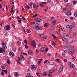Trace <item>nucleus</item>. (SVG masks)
<instances>
[{
  "label": "nucleus",
  "mask_w": 77,
  "mask_h": 77,
  "mask_svg": "<svg viewBox=\"0 0 77 77\" xmlns=\"http://www.w3.org/2000/svg\"><path fill=\"white\" fill-rule=\"evenodd\" d=\"M64 61L65 62H67V59H64Z\"/></svg>",
  "instance_id": "603ef678"
},
{
  "label": "nucleus",
  "mask_w": 77,
  "mask_h": 77,
  "mask_svg": "<svg viewBox=\"0 0 77 77\" xmlns=\"http://www.w3.org/2000/svg\"><path fill=\"white\" fill-rule=\"evenodd\" d=\"M47 56H51V54L50 53H48Z\"/></svg>",
  "instance_id": "79ce46f5"
},
{
  "label": "nucleus",
  "mask_w": 77,
  "mask_h": 77,
  "mask_svg": "<svg viewBox=\"0 0 77 77\" xmlns=\"http://www.w3.org/2000/svg\"><path fill=\"white\" fill-rule=\"evenodd\" d=\"M47 38V36H44L42 38V40H43V41H45V39Z\"/></svg>",
  "instance_id": "ddd939ff"
},
{
  "label": "nucleus",
  "mask_w": 77,
  "mask_h": 77,
  "mask_svg": "<svg viewBox=\"0 0 77 77\" xmlns=\"http://www.w3.org/2000/svg\"><path fill=\"white\" fill-rule=\"evenodd\" d=\"M38 30H42V28H41V27H40L39 28H38Z\"/></svg>",
  "instance_id": "864d4df0"
},
{
  "label": "nucleus",
  "mask_w": 77,
  "mask_h": 77,
  "mask_svg": "<svg viewBox=\"0 0 77 77\" xmlns=\"http://www.w3.org/2000/svg\"><path fill=\"white\" fill-rule=\"evenodd\" d=\"M2 71H3L4 72H5V74H7V70H2Z\"/></svg>",
  "instance_id": "e433bc0d"
},
{
  "label": "nucleus",
  "mask_w": 77,
  "mask_h": 77,
  "mask_svg": "<svg viewBox=\"0 0 77 77\" xmlns=\"http://www.w3.org/2000/svg\"><path fill=\"white\" fill-rule=\"evenodd\" d=\"M52 24L53 25H55L56 24V21L55 20L53 21L52 23Z\"/></svg>",
  "instance_id": "412c9836"
},
{
  "label": "nucleus",
  "mask_w": 77,
  "mask_h": 77,
  "mask_svg": "<svg viewBox=\"0 0 77 77\" xmlns=\"http://www.w3.org/2000/svg\"><path fill=\"white\" fill-rule=\"evenodd\" d=\"M29 6H30V8H32V5H33V3L31 2L29 4Z\"/></svg>",
  "instance_id": "7c9ffc66"
},
{
  "label": "nucleus",
  "mask_w": 77,
  "mask_h": 77,
  "mask_svg": "<svg viewBox=\"0 0 77 77\" xmlns=\"http://www.w3.org/2000/svg\"><path fill=\"white\" fill-rule=\"evenodd\" d=\"M45 26H48V25H49V23H45Z\"/></svg>",
  "instance_id": "09e8293b"
},
{
  "label": "nucleus",
  "mask_w": 77,
  "mask_h": 77,
  "mask_svg": "<svg viewBox=\"0 0 77 77\" xmlns=\"http://www.w3.org/2000/svg\"><path fill=\"white\" fill-rule=\"evenodd\" d=\"M66 27L67 29H70L69 30L71 33H72V32H74V30H73V29H72L74 28V26L69 25H66Z\"/></svg>",
  "instance_id": "f257e3e1"
},
{
  "label": "nucleus",
  "mask_w": 77,
  "mask_h": 77,
  "mask_svg": "<svg viewBox=\"0 0 77 77\" xmlns=\"http://www.w3.org/2000/svg\"><path fill=\"white\" fill-rule=\"evenodd\" d=\"M28 77H33V76H32V75H29L28 76Z\"/></svg>",
  "instance_id": "774afa93"
},
{
  "label": "nucleus",
  "mask_w": 77,
  "mask_h": 77,
  "mask_svg": "<svg viewBox=\"0 0 77 77\" xmlns=\"http://www.w3.org/2000/svg\"><path fill=\"white\" fill-rule=\"evenodd\" d=\"M32 45L33 47H36V42H35V40L32 41Z\"/></svg>",
  "instance_id": "20e7f679"
},
{
  "label": "nucleus",
  "mask_w": 77,
  "mask_h": 77,
  "mask_svg": "<svg viewBox=\"0 0 77 77\" xmlns=\"http://www.w3.org/2000/svg\"><path fill=\"white\" fill-rule=\"evenodd\" d=\"M36 4H34L33 5V7L34 9H36Z\"/></svg>",
  "instance_id": "2f4dec72"
},
{
  "label": "nucleus",
  "mask_w": 77,
  "mask_h": 77,
  "mask_svg": "<svg viewBox=\"0 0 77 77\" xmlns=\"http://www.w3.org/2000/svg\"><path fill=\"white\" fill-rule=\"evenodd\" d=\"M1 68H2V69H5V67L4 66H1Z\"/></svg>",
  "instance_id": "ea45409f"
},
{
  "label": "nucleus",
  "mask_w": 77,
  "mask_h": 77,
  "mask_svg": "<svg viewBox=\"0 0 77 77\" xmlns=\"http://www.w3.org/2000/svg\"><path fill=\"white\" fill-rule=\"evenodd\" d=\"M56 60L57 61V62H59V61H60V59H56Z\"/></svg>",
  "instance_id": "052dcab7"
},
{
  "label": "nucleus",
  "mask_w": 77,
  "mask_h": 77,
  "mask_svg": "<svg viewBox=\"0 0 77 77\" xmlns=\"http://www.w3.org/2000/svg\"><path fill=\"white\" fill-rule=\"evenodd\" d=\"M31 68L34 71H35V70L36 69V66L34 65H32L31 66Z\"/></svg>",
  "instance_id": "7ed1b4c3"
},
{
  "label": "nucleus",
  "mask_w": 77,
  "mask_h": 77,
  "mask_svg": "<svg viewBox=\"0 0 77 77\" xmlns=\"http://www.w3.org/2000/svg\"><path fill=\"white\" fill-rule=\"evenodd\" d=\"M64 51L65 53H69V51H68V50H66V49L64 50Z\"/></svg>",
  "instance_id": "c85d7f7f"
},
{
  "label": "nucleus",
  "mask_w": 77,
  "mask_h": 77,
  "mask_svg": "<svg viewBox=\"0 0 77 77\" xmlns=\"http://www.w3.org/2000/svg\"><path fill=\"white\" fill-rule=\"evenodd\" d=\"M36 75L38 77H41L42 75H41V73L38 72L36 73Z\"/></svg>",
  "instance_id": "f3484780"
},
{
  "label": "nucleus",
  "mask_w": 77,
  "mask_h": 77,
  "mask_svg": "<svg viewBox=\"0 0 77 77\" xmlns=\"http://www.w3.org/2000/svg\"><path fill=\"white\" fill-rule=\"evenodd\" d=\"M64 48H75L74 46H70V45H66L64 46Z\"/></svg>",
  "instance_id": "f03ea898"
},
{
  "label": "nucleus",
  "mask_w": 77,
  "mask_h": 77,
  "mask_svg": "<svg viewBox=\"0 0 77 77\" xmlns=\"http://www.w3.org/2000/svg\"><path fill=\"white\" fill-rule=\"evenodd\" d=\"M49 72L50 73V74L52 75L53 72H52V71H51V70H50L49 71Z\"/></svg>",
  "instance_id": "c03bdc74"
},
{
  "label": "nucleus",
  "mask_w": 77,
  "mask_h": 77,
  "mask_svg": "<svg viewBox=\"0 0 77 77\" xmlns=\"http://www.w3.org/2000/svg\"><path fill=\"white\" fill-rule=\"evenodd\" d=\"M63 66H61V68L59 70V72H62L63 71Z\"/></svg>",
  "instance_id": "39448f33"
},
{
  "label": "nucleus",
  "mask_w": 77,
  "mask_h": 77,
  "mask_svg": "<svg viewBox=\"0 0 77 77\" xmlns=\"http://www.w3.org/2000/svg\"><path fill=\"white\" fill-rule=\"evenodd\" d=\"M49 49L48 48H46L45 50V51H46V52H47V51H48V50Z\"/></svg>",
  "instance_id": "4d7b16f0"
},
{
  "label": "nucleus",
  "mask_w": 77,
  "mask_h": 77,
  "mask_svg": "<svg viewBox=\"0 0 77 77\" xmlns=\"http://www.w3.org/2000/svg\"><path fill=\"white\" fill-rule=\"evenodd\" d=\"M55 3H56V4H59V1L56 0H55Z\"/></svg>",
  "instance_id": "58836bf2"
},
{
  "label": "nucleus",
  "mask_w": 77,
  "mask_h": 77,
  "mask_svg": "<svg viewBox=\"0 0 77 77\" xmlns=\"http://www.w3.org/2000/svg\"><path fill=\"white\" fill-rule=\"evenodd\" d=\"M22 18L24 20H26V18H25L24 17H22Z\"/></svg>",
  "instance_id": "69168bd1"
},
{
  "label": "nucleus",
  "mask_w": 77,
  "mask_h": 77,
  "mask_svg": "<svg viewBox=\"0 0 77 77\" xmlns=\"http://www.w3.org/2000/svg\"><path fill=\"white\" fill-rule=\"evenodd\" d=\"M42 20L41 19H38L36 18V21H38V22H40V21H41Z\"/></svg>",
  "instance_id": "aec40b11"
},
{
  "label": "nucleus",
  "mask_w": 77,
  "mask_h": 77,
  "mask_svg": "<svg viewBox=\"0 0 77 77\" xmlns=\"http://www.w3.org/2000/svg\"><path fill=\"white\" fill-rule=\"evenodd\" d=\"M27 40H26V39H25L24 40V43H25V44H27Z\"/></svg>",
  "instance_id": "49530a36"
},
{
  "label": "nucleus",
  "mask_w": 77,
  "mask_h": 77,
  "mask_svg": "<svg viewBox=\"0 0 77 77\" xmlns=\"http://www.w3.org/2000/svg\"><path fill=\"white\" fill-rule=\"evenodd\" d=\"M73 41H69L68 42V43L69 44H72L73 43Z\"/></svg>",
  "instance_id": "cd10ccee"
},
{
  "label": "nucleus",
  "mask_w": 77,
  "mask_h": 77,
  "mask_svg": "<svg viewBox=\"0 0 77 77\" xmlns=\"http://www.w3.org/2000/svg\"><path fill=\"white\" fill-rule=\"evenodd\" d=\"M74 16L75 17H77V13L75 12L74 14Z\"/></svg>",
  "instance_id": "f704fd0d"
},
{
  "label": "nucleus",
  "mask_w": 77,
  "mask_h": 77,
  "mask_svg": "<svg viewBox=\"0 0 77 77\" xmlns=\"http://www.w3.org/2000/svg\"><path fill=\"white\" fill-rule=\"evenodd\" d=\"M74 51H75V50L72 51H71L69 53L70 54L72 55H72L74 54Z\"/></svg>",
  "instance_id": "a211bd4d"
},
{
  "label": "nucleus",
  "mask_w": 77,
  "mask_h": 77,
  "mask_svg": "<svg viewBox=\"0 0 77 77\" xmlns=\"http://www.w3.org/2000/svg\"><path fill=\"white\" fill-rule=\"evenodd\" d=\"M61 56L65 57V54L63 53H62V54L61 55Z\"/></svg>",
  "instance_id": "4c0bfd02"
},
{
  "label": "nucleus",
  "mask_w": 77,
  "mask_h": 77,
  "mask_svg": "<svg viewBox=\"0 0 77 77\" xmlns=\"http://www.w3.org/2000/svg\"><path fill=\"white\" fill-rule=\"evenodd\" d=\"M71 63L70 62H69L68 63V65H69V66H70V65H71Z\"/></svg>",
  "instance_id": "e2e57ef3"
},
{
  "label": "nucleus",
  "mask_w": 77,
  "mask_h": 77,
  "mask_svg": "<svg viewBox=\"0 0 77 77\" xmlns=\"http://www.w3.org/2000/svg\"><path fill=\"white\" fill-rule=\"evenodd\" d=\"M26 8L28 9H30V7L29 6H26Z\"/></svg>",
  "instance_id": "0e129e2a"
},
{
  "label": "nucleus",
  "mask_w": 77,
  "mask_h": 77,
  "mask_svg": "<svg viewBox=\"0 0 77 77\" xmlns=\"http://www.w3.org/2000/svg\"><path fill=\"white\" fill-rule=\"evenodd\" d=\"M21 59H24V56L23 55H22L20 56Z\"/></svg>",
  "instance_id": "c756f323"
},
{
  "label": "nucleus",
  "mask_w": 77,
  "mask_h": 77,
  "mask_svg": "<svg viewBox=\"0 0 77 77\" xmlns=\"http://www.w3.org/2000/svg\"><path fill=\"white\" fill-rule=\"evenodd\" d=\"M71 14V11H68L66 13V15H67L68 16H69V15H70Z\"/></svg>",
  "instance_id": "4468645a"
},
{
  "label": "nucleus",
  "mask_w": 77,
  "mask_h": 77,
  "mask_svg": "<svg viewBox=\"0 0 77 77\" xmlns=\"http://www.w3.org/2000/svg\"><path fill=\"white\" fill-rule=\"evenodd\" d=\"M2 47L3 48H6V45H5V43H2Z\"/></svg>",
  "instance_id": "2eb2a0df"
},
{
  "label": "nucleus",
  "mask_w": 77,
  "mask_h": 77,
  "mask_svg": "<svg viewBox=\"0 0 77 77\" xmlns=\"http://www.w3.org/2000/svg\"><path fill=\"white\" fill-rule=\"evenodd\" d=\"M25 48H28V46H27V45H25Z\"/></svg>",
  "instance_id": "8fccbe9b"
},
{
  "label": "nucleus",
  "mask_w": 77,
  "mask_h": 77,
  "mask_svg": "<svg viewBox=\"0 0 77 77\" xmlns=\"http://www.w3.org/2000/svg\"><path fill=\"white\" fill-rule=\"evenodd\" d=\"M1 75H5V73H4V72H1Z\"/></svg>",
  "instance_id": "473e14b6"
},
{
  "label": "nucleus",
  "mask_w": 77,
  "mask_h": 77,
  "mask_svg": "<svg viewBox=\"0 0 77 77\" xmlns=\"http://www.w3.org/2000/svg\"><path fill=\"white\" fill-rule=\"evenodd\" d=\"M63 35L64 37H66L67 36V34L66 33H63Z\"/></svg>",
  "instance_id": "393cba45"
},
{
  "label": "nucleus",
  "mask_w": 77,
  "mask_h": 77,
  "mask_svg": "<svg viewBox=\"0 0 77 77\" xmlns=\"http://www.w3.org/2000/svg\"><path fill=\"white\" fill-rule=\"evenodd\" d=\"M74 66H75L73 64H71L70 65V67L71 68H73L74 67Z\"/></svg>",
  "instance_id": "6ab92c4d"
},
{
  "label": "nucleus",
  "mask_w": 77,
  "mask_h": 77,
  "mask_svg": "<svg viewBox=\"0 0 77 77\" xmlns=\"http://www.w3.org/2000/svg\"><path fill=\"white\" fill-rule=\"evenodd\" d=\"M12 50L13 51H16V48H12Z\"/></svg>",
  "instance_id": "338daca9"
},
{
  "label": "nucleus",
  "mask_w": 77,
  "mask_h": 77,
  "mask_svg": "<svg viewBox=\"0 0 77 77\" xmlns=\"http://www.w3.org/2000/svg\"><path fill=\"white\" fill-rule=\"evenodd\" d=\"M52 36L53 38H56V36H55V35L54 34H52Z\"/></svg>",
  "instance_id": "a19ab883"
},
{
  "label": "nucleus",
  "mask_w": 77,
  "mask_h": 77,
  "mask_svg": "<svg viewBox=\"0 0 77 77\" xmlns=\"http://www.w3.org/2000/svg\"><path fill=\"white\" fill-rule=\"evenodd\" d=\"M43 75H47V73L46 72H44L43 73Z\"/></svg>",
  "instance_id": "bf43d9fd"
},
{
  "label": "nucleus",
  "mask_w": 77,
  "mask_h": 77,
  "mask_svg": "<svg viewBox=\"0 0 77 77\" xmlns=\"http://www.w3.org/2000/svg\"><path fill=\"white\" fill-rule=\"evenodd\" d=\"M11 29L10 25H8L6 27V29L7 30H9Z\"/></svg>",
  "instance_id": "6e6552de"
},
{
  "label": "nucleus",
  "mask_w": 77,
  "mask_h": 77,
  "mask_svg": "<svg viewBox=\"0 0 77 77\" xmlns=\"http://www.w3.org/2000/svg\"><path fill=\"white\" fill-rule=\"evenodd\" d=\"M7 62L8 64H10L11 63V61L9 60H8Z\"/></svg>",
  "instance_id": "c9c22d12"
},
{
  "label": "nucleus",
  "mask_w": 77,
  "mask_h": 77,
  "mask_svg": "<svg viewBox=\"0 0 77 77\" xmlns=\"http://www.w3.org/2000/svg\"><path fill=\"white\" fill-rule=\"evenodd\" d=\"M69 7H70V5L69 4H68L66 6V7L67 8H69Z\"/></svg>",
  "instance_id": "6e6d98bb"
},
{
  "label": "nucleus",
  "mask_w": 77,
  "mask_h": 77,
  "mask_svg": "<svg viewBox=\"0 0 77 77\" xmlns=\"http://www.w3.org/2000/svg\"><path fill=\"white\" fill-rule=\"evenodd\" d=\"M26 31L28 33H30V31L28 29H26Z\"/></svg>",
  "instance_id": "a878e982"
},
{
  "label": "nucleus",
  "mask_w": 77,
  "mask_h": 77,
  "mask_svg": "<svg viewBox=\"0 0 77 77\" xmlns=\"http://www.w3.org/2000/svg\"><path fill=\"white\" fill-rule=\"evenodd\" d=\"M49 65H53L54 64V62H51L49 63Z\"/></svg>",
  "instance_id": "b1692460"
},
{
  "label": "nucleus",
  "mask_w": 77,
  "mask_h": 77,
  "mask_svg": "<svg viewBox=\"0 0 77 77\" xmlns=\"http://www.w3.org/2000/svg\"><path fill=\"white\" fill-rule=\"evenodd\" d=\"M51 20H54V17H53V16L52 17H51Z\"/></svg>",
  "instance_id": "5fc2aeb1"
},
{
  "label": "nucleus",
  "mask_w": 77,
  "mask_h": 77,
  "mask_svg": "<svg viewBox=\"0 0 77 77\" xmlns=\"http://www.w3.org/2000/svg\"><path fill=\"white\" fill-rule=\"evenodd\" d=\"M28 53L30 55H32V54H33V52L31 50H30L28 51Z\"/></svg>",
  "instance_id": "dca6fc26"
},
{
  "label": "nucleus",
  "mask_w": 77,
  "mask_h": 77,
  "mask_svg": "<svg viewBox=\"0 0 77 77\" xmlns=\"http://www.w3.org/2000/svg\"><path fill=\"white\" fill-rule=\"evenodd\" d=\"M9 55L11 56V57H13L14 56V54L13 52L11 51L9 52Z\"/></svg>",
  "instance_id": "1a4fd4ad"
},
{
  "label": "nucleus",
  "mask_w": 77,
  "mask_h": 77,
  "mask_svg": "<svg viewBox=\"0 0 77 77\" xmlns=\"http://www.w3.org/2000/svg\"><path fill=\"white\" fill-rule=\"evenodd\" d=\"M60 32H61V33H63V30H60V31H59Z\"/></svg>",
  "instance_id": "37998d69"
},
{
  "label": "nucleus",
  "mask_w": 77,
  "mask_h": 77,
  "mask_svg": "<svg viewBox=\"0 0 77 77\" xmlns=\"http://www.w3.org/2000/svg\"><path fill=\"white\" fill-rule=\"evenodd\" d=\"M39 25L38 23H36L35 25V28L36 29V30H38V28H39Z\"/></svg>",
  "instance_id": "423d86ee"
},
{
  "label": "nucleus",
  "mask_w": 77,
  "mask_h": 77,
  "mask_svg": "<svg viewBox=\"0 0 77 77\" xmlns=\"http://www.w3.org/2000/svg\"><path fill=\"white\" fill-rule=\"evenodd\" d=\"M54 26H51V31H53V30H54Z\"/></svg>",
  "instance_id": "bb28decb"
},
{
  "label": "nucleus",
  "mask_w": 77,
  "mask_h": 77,
  "mask_svg": "<svg viewBox=\"0 0 77 77\" xmlns=\"http://www.w3.org/2000/svg\"><path fill=\"white\" fill-rule=\"evenodd\" d=\"M63 27L62 26L60 27V28H59V31H60V30H63Z\"/></svg>",
  "instance_id": "5701e85b"
},
{
  "label": "nucleus",
  "mask_w": 77,
  "mask_h": 77,
  "mask_svg": "<svg viewBox=\"0 0 77 77\" xmlns=\"http://www.w3.org/2000/svg\"><path fill=\"white\" fill-rule=\"evenodd\" d=\"M52 44L53 45H54V46L56 45V44H55V43L54 42H52Z\"/></svg>",
  "instance_id": "de8ad7c7"
},
{
  "label": "nucleus",
  "mask_w": 77,
  "mask_h": 77,
  "mask_svg": "<svg viewBox=\"0 0 77 77\" xmlns=\"http://www.w3.org/2000/svg\"><path fill=\"white\" fill-rule=\"evenodd\" d=\"M35 22H32L30 23V24H32V25H33V24H35Z\"/></svg>",
  "instance_id": "a18cd8bd"
},
{
  "label": "nucleus",
  "mask_w": 77,
  "mask_h": 77,
  "mask_svg": "<svg viewBox=\"0 0 77 77\" xmlns=\"http://www.w3.org/2000/svg\"><path fill=\"white\" fill-rule=\"evenodd\" d=\"M27 63L28 64H30V61L28 60L27 61Z\"/></svg>",
  "instance_id": "3c124183"
},
{
  "label": "nucleus",
  "mask_w": 77,
  "mask_h": 77,
  "mask_svg": "<svg viewBox=\"0 0 77 77\" xmlns=\"http://www.w3.org/2000/svg\"><path fill=\"white\" fill-rule=\"evenodd\" d=\"M73 4H74V5L76 4V3H77V1H73Z\"/></svg>",
  "instance_id": "72a5a7b5"
},
{
  "label": "nucleus",
  "mask_w": 77,
  "mask_h": 77,
  "mask_svg": "<svg viewBox=\"0 0 77 77\" xmlns=\"http://www.w3.org/2000/svg\"><path fill=\"white\" fill-rule=\"evenodd\" d=\"M5 52V49L4 48H0V53Z\"/></svg>",
  "instance_id": "9d476101"
},
{
  "label": "nucleus",
  "mask_w": 77,
  "mask_h": 77,
  "mask_svg": "<svg viewBox=\"0 0 77 77\" xmlns=\"http://www.w3.org/2000/svg\"><path fill=\"white\" fill-rule=\"evenodd\" d=\"M20 61H21V59L20 57H18V59L17 60V62L18 63L20 64L21 63L20 62Z\"/></svg>",
  "instance_id": "0eeeda50"
},
{
  "label": "nucleus",
  "mask_w": 77,
  "mask_h": 77,
  "mask_svg": "<svg viewBox=\"0 0 77 77\" xmlns=\"http://www.w3.org/2000/svg\"><path fill=\"white\" fill-rule=\"evenodd\" d=\"M48 61V60H45V62H44V63H47V62Z\"/></svg>",
  "instance_id": "680f3d73"
},
{
  "label": "nucleus",
  "mask_w": 77,
  "mask_h": 77,
  "mask_svg": "<svg viewBox=\"0 0 77 77\" xmlns=\"http://www.w3.org/2000/svg\"><path fill=\"white\" fill-rule=\"evenodd\" d=\"M62 39L63 41H64L65 42L67 43L68 42V40L67 38H62Z\"/></svg>",
  "instance_id": "9b49d317"
},
{
  "label": "nucleus",
  "mask_w": 77,
  "mask_h": 77,
  "mask_svg": "<svg viewBox=\"0 0 77 77\" xmlns=\"http://www.w3.org/2000/svg\"><path fill=\"white\" fill-rule=\"evenodd\" d=\"M18 73L17 72H15L14 73V75L16 77H17V76H18Z\"/></svg>",
  "instance_id": "4be33fe9"
},
{
  "label": "nucleus",
  "mask_w": 77,
  "mask_h": 77,
  "mask_svg": "<svg viewBox=\"0 0 77 77\" xmlns=\"http://www.w3.org/2000/svg\"><path fill=\"white\" fill-rule=\"evenodd\" d=\"M18 22L19 23H21V20H18Z\"/></svg>",
  "instance_id": "13d9d810"
},
{
  "label": "nucleus",
  "mask_w": 77,
  "mask_h": 77,
  "mask_svg": "<svg viewBox=\"0 0 77 77\" xmlns=\"http://www.w3.org/2000/svg\"><path fill=\"white\" fill-rule=\"evenodd\" d=\"M41 61H42V59H40L38 61V66H41V64H40V63H41Z\"/></svg>",
  "instance_id": "f8f14e48"
}]
</instances>
